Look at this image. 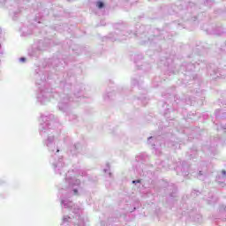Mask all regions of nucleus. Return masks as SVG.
<instances>
[{"label": "nucleus", "mask_w": 226, "mask_h": 226, "mask_svg": "<svg viewBox=\"0 0 226 226\" xmlns=\"http://www.w3.org/2000/svg\"><path fill=\"white\" fill-rule=\"evenodd\" d=\"M103 6H104V4H103L102 2H97V7H98L99 9L103 8Z\"/></svg>", "instance_id": "f257e3e1"}, {"label": "nucleus", "mask_w": 226, "mask_h": 226, "mask_svg": "<svg viewBox=\"0 0 226 226\" xmlns=\"http://www.w3.org/2000/svg\"><path fill=\"white\" fill-rule=\"evenodd\" d=\"M132 183H133V184H135V183H140V180H134V181H132Z\"/></svg>", "instance_id": "f03ea898"}, {"label": "nucleus", "mask_w": 226, "mask_h": 226, "mask_svg": "<svg viewBox=\"0 0 226 226\" xmlns=\"http://www.w3.org/2000/svg\"><path fill=\"white\" fill-rule=\"evenodd\" d=\"M20 61H26V58H24V57H22V58H20Z\"/></svg>", "instance_id": "7ed1b4c3"}, {"label": "nucleus", "mask_w": 226, "mask_h": 226, "mask_svg": "<svg viewBox=\"0 0 226 226\" xmlns=\"http://www.w3.org/2000/svg\"><path fill=\"white\" fill-rule=\"evenodd\" d=\"M222 174H224V176H225V174H226L225 170H222Z\"/></svg>", "instance_id": "20e7f679"}, {"label": "nucleus", "mask_w": 226, "mask_h": 226, "mask_svg": "<svg viewBox=\"0 0 226 226\" xmlns=\"http://www.w3.org/2000/svg\"><path fill=\"white\" fill-rule=\"evenodd\" d=\"M74 192L77 193V190H74Z\"/></svg>", "instance_id": "39448f33"}]
</instances>
